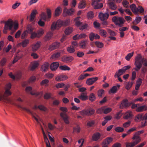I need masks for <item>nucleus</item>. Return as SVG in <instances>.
Instances as JSON below:
<instances>
[{"label": "nucleus", "mask_w": 147, "mask_h": 147, "mask_svg": "<svg viewBox=\"0 0 147 147\" xmlns=\"http://www.w3.org/2000/svg\"><path fill=\"white\" fill-rule=\"evenodd\" d=\"M142 64L144 66L147 67V59L145 58H142L140 55H138L135 58L134 65L136 67L134 69L138 71L141 68Z\"/></svg>", "instance_id": "nucleus-1"}, {"label": "nucleus", "mask_w": 147, "mask_h": 147, "mask_svg": "<svg viewBox=\"0 0 147 147\" xmlns=\"http://www.w3.org/2000/svg\"><path fill=\"white\" fill-rule=\"evenodd\" d=\"M11 92L9 90H5L3 95L0 92V101L11 103L12 100L11 98H8L7 97L11 95Z\"/></svg>", "instance_id": "nucleus-2"}, {"label": "nucleus", "mask_w": 147, "mask_h": 147, "mask_svg": "<svg viewBox=\"0 0 147 147\" xmlns=\"http://www.w3.org/2000/svg\"><path fill=\"white\" fill-rule=\"evenodd\" d=\"M112 20L116 26L120 27H122L125 22V20L122 17L116 16L113 17Z\"/></svg>", "instance_id": "nucleus-3"}, {"label": "nucleus", "mask_w": 147, "mask_h": 147, "mask_svg": "<svg viewBox=\"0 0 147 147\" xmlns=\"http://www.w3.org/2000/svg\"><path fill=\"white\" fill-rule=\"evenodd\" d=\"M14 22L11 19H9L5 22L3 30L4 33H7V30H11L13 27Z\"/></svg>", "instance_id": "nucleus-4"}, {"label": "nucleus", "mask_w": 147, "mask_h": 147, "mask_svg": "<svg viewBox=\"0 0 147 147\" xmlns=\"http://www.w3.org/2000/svg\"><path fill=\"white\" fill-rule=\"evenodd\" d=\"M130 8L132 11L135 14H137L138 12L142 13L144 12V9L142 6H138L136 7V5L134 4L131 5Z\"/></svg>", "instance_id": "nucleus-5"}, {"label": "nucleus", "mask_w": 147, "mask_h": 147, "mask_svg": "<svg viewBox=\"0 0 147 147\" xmlns=\"http://www.w3.org/2000/svg\"><path fill=\"white\" fill-rule=\"evenodd\" d=\"M63 26V21L60 19L57 21L56 22H53L51 26V29L52 31L56 29H59L62 26Z\"/></svg>", "instance_id": "nucleus-6"}, {"label": "nucleus", "mask_w": 147, "mask_h": 147, "mask_svg": "<svg viewBox=\"0 0 147 147\" xmlns=\"http://www.w3.org/2000/svg\"><path fill=\"white\" fill-rule=\"evenodd\" d=\"M23 110H24L26 111L28 113L31 114L32 115V118H34L38 123H39V121H41V120L40 119L39 117L36 114H34L29 109H27L25 107H23L19 106Z\"/></svg>", "instance_id": "nucleus-7"}, {"label": "nucleus", "mask_w": 147, "mask_h": 147, "mask_svg": "<svg viewBox=\"0 0 147 147\" xmlns=\"http://www.w3.org/2000/svg\"><path fill=\"white\" fill-rule=\"evenodd\" d=\"M95 112L94 109L92 108L85 109L79 112L81 115H82L90 116L93 114Z\"/></svg>", "instance_id": "nucleus-8"}, {"label": "nucleus", "mask_w": 147, "mask_h": 147, "mask_svg": "<svg viewBox=\"0 0 147 147\" xmlns=\"http://www.w3.org/2000/svg\"><path fill=\"white\" fill-rule=\"evenodd\" d=\"M22 75V73L21 71H18L15 75H13L12 73L10 72L9 74V76L13 79H19L21 78Z\"/></svg>", "instance_id": "nucleus-9"}, {"label": "nucleus", "mask_w": 147, "mask_h": 147, "mask_svg": "<svg viewBox=\"0 0 147 147\" xmlns=\"http://www.w3.org/2000/svg\"><path fill=\"white\" fill-rule=\"evenodd\" d=\"M60 45V42H55L50 45L48 49L50 51H52L59 48Z\"/></svg>", "instance_id": "nucleus-10"}, {"label": "nucleus", "mask_w": 147, "mask_h": 147, "mask_svg": "<svg viewBox=\"0 0 147 147\" xmlns=\"http://www.w3.org/2000/svg\"><path fill=\"white\" fill-rule=\"evenodd\" d=\"M97 77H94L90 78L87 79L86 81V84L88 85H91L96 82L98 80Z\"/></svg>", "instance_id": "nucleus-11"}, {"label": "nucleus", "mask_w": 147, "mask_h": 147, "mask_svg": "<svg viewBox=\"0 0 147 147\" xmlns=\"http://www.w3.org/2000/svg\"><path fill=\"white\" fill-rule=\"evenodd\" d=\"M99 2L95 0H92V5L94 9H100L103 7V4L102 3H98Z\"/></svg>", "instance_id": "nucleus-12"}, {"label": "nucleus", "mask_w": 147, "mask_h": 147, "mask_svg": "<svg viewBox=\"0 0 147 147\" xmlns=\"http://www.w3.org/2000/svg\"><path fill=\"white\" fill-rule=\"evenodd\" d=\"M74 11V9L72 8L67 9L66 8H65L63 10V15L64 16H65L67 15L70 16L71 15L73 14Z\"/></svg>", "instance_id": "nucleus-13"}, {"label": "nucleus", "mask_w": 147, "mask_h": 147, "mask_svg": "<svg viewBox=\"0 0 147 147\" xmlns=\"http://www.w3.org/2000/svg\"><path fill=\"white\" fill-rule=\"evenodd\" d=\"M99 17L102 21L106 20L109 17V14L108 13H100L99 15Z\"/></svg>", "instance_id": "nucleus-14"}, {"label": "nucleus", "mask_w": 147, "mask_h": 147, "mask_svg": "<svg viewBox=\"0 0 147 147\" xmlns=\"http://www.w3.org/2000/svg\"><path fill=\"white\" fill-rule=\"evenodd\" d=\"M120 87V85L117 84L116 86H113L112 88L109 91V94L111 93L115 94L116 93L117 90Z\"/></svg>", "instance_id": "nucleus-15"}, {"label": "nucleus", "mask_w": 147, "mask_h": 147, "mask_svg": "<svg viewBox=\"0 0 147 147\" xmlns=\"http://www.w3.org/2000/svg\"><path fill=\"white\" fill-rule=\"evenodd\" d=\"M61 117L63 118L64 122L66 124H68L69 123V117L65 113H61L60 114Z\"/></svg>", "instance_id": "nucleus-16"}, {"label": "nucleus", "mask_w": 147, "mask_h": 147, "mask_svg": "<svg viewBox=\"0 0 147 147\" xmlns=\"http://www.w3.org/2000/svg\"><path fill=\"white\" fill-rule=\"evenodd\" d=\"M41 42L38 41L32 44V50L33 51H36L40 47Z\"/></svg>", "instance_id": "nucleus-17"}, {"label": "nucleus", "mask_w": 147, "mask_h": 147, "mask_svg": "<svg viewBox=\"0 0 147 147\" xmlns=\"http://www.w3.org/2000/svg\"><path fill=\"white\" fill-rule=\"evenodd\" d=\"M132 139L133 140H135V141H133V142L136 143H137V144L139 143L141 140V139L140 136L138 135L136 133L133 135Z\"/></svg>", "instance_id": "nucleus-18"}, {"label": "nucleus", "mask_w": 147, "mask_h": 147, "mask_svg": "<svg viewBox=\"0 0 147 147\" xmlns=\"http://www.w3.org/2000/svg\"><path fill=\"white\" fill-rule=\"evenodd\" d=\"M39 65L38 62L36 61H33L31 63L30 65V69L31 71L34 70Z\"/></svg>", "instance_id": "nucleus-19"}, {"label": "nucleus", "mask_w": 147, "mask_h": 147, "mask_svg": "<svg viewBox=\"0 0 147 147\" xmlns=\"http://www.w3.org/2000/svg\"><path fill=\"white\" fill-rule=\"evenodd\" d=\"M74 59L73 57L71 56L63 57L62 58V61L64 62L67 63L72 61Z\"/></svg>", "instance_id": "nucleus-20"}, {"label": "nucleus", "mask_w": 147, "mask_h": 147, "mask_svg": "<svg viewBox=\"0 0 147 147\" xmlns=\"http://www.w3.org/2000/svg\"><path fill=\"white\" fill-rule=\"evenodd\" d=\"M147 110V106L144 105L140 106H138V108L136 109V111L138 112H140Z\"/></svg>", "instance_id": "nucleus-21"}, {"label": "nucleus", "mask_w": 147, "mask_h": 147, "mask_svg": "<svg viewBox=\"0 0 147 147\" xmlns=\"http://www.w3.org/2000/svg\"><path fill=\"white\" fill-rule=\"evenodd\" d=\"M59 65V64L57 62H53L50 65V69L53 71H55L58 67Z\"/></svg>", "instance_id": "nucleus-22"}, {"label": "nucleus", "mask_w": 147, "mask_h": 147, "mask_svg": "<svg viewBox=\"0 0 147 147\" xmlns=\"http://www.w3.org/2000/svg\"><path fill=\"white\" fill-rule=\"evenodd\" d=\"M132 117V112L130 111H128L124 114L123 118L125 119H127L131 118Z\"/></svg>", "instance_id": "nucleus-23"}, {"label": "nucleus", "mask_w": 147, "mask_h": 147, "mask_svg": "<svg viewBox=\"0 0 147 147\" xmlns=\"http://www.w3.org/2000/svg\"><path fill=\"white\" fill-rule=\"evenodd\" d=\"M53 33L51 32H48L44 37V40L47 41L50 40L53 36Z\"/></svg>", "instance_id": "nucleus-24"}, {"label": "nucleus", "mask_w": 147, "mask_h": 147, "mask_svg": "<svg viewBox=\"0 0 147 147\" xmlns=\"http://www.w3.org/2000/svg\"><path fill=\"white\" fill-rule=\"evenodd\" d=\"M113 140V138L111 137H108L104 139L102 142L108 146V145Z\"/></svg>", "instance_id": "nucleus-25"}, {"label": "nucleus", "mask_w": 147, "mask_h": 147, "mask_svg": "<svg viewBox=\"0 0 147 147\" xmlns=\"http://www.w3.org/2000/svg\"><path fill=\"white\" fill-rule=\"evenodd\" d=\"M100 134L98 132L94 134L92 136V139L94 141H96L99 139L100 137Z\"/></svg>", "instance_id": "nucleus-26"}, {"label": "nucleus", "mask_w": 147, "mask_h": 147, "mask_svg": "<svg viewBox=\"0 0 147 147\" xmlns=\"http://www.w3.org/2000/svg\"><path fill=\"white\" fill-rule=\"evenodd\" d=\"M37 11L36 9L33 10L30 14V20L31 22L33 21L36 15Z\"/></svg>", "instance_id": "nucleus-27"}, {"label": "nucleus", "mask_w": 147, "mask_h": 147, "mask_svg": "<svg viewBox=\"0 0 147 147\" xmlns=\"http://www.w3.org/2000/svg\"><path fill=\"white\" fill-rule=\"evenodd\" d=\"M49 64L48 62H45L41 66V69L43 71H46L49 67Z\"/></svg>", "instance_id": "nucleus-28"}, {"label": "nucleus", "mask_w": 147, "mask_h": 147, "mask_svg": "<svg viewBox=\"0 0 147 147\" xmlns=\"http://www.w3.org/2000/svg\"><path fill=\"white\" fill-rule=\"evenodd\" d=\"M146 125H147V113L145 114L143 117L141 125L142 127H143Z\"/></svg>", "instance_id": "nucleus-29"}, {"label": "nucleus", "mask_w": 147, "mask_h": 147, "mask_svg": "<svg viewBox=\"0 0 147 147\" xmlns=\"http://www.w3.org/2000/svg\"><path fill=\"white\" fill-rule=\"evenodd\" d=\"M86 93H82L80 96H78V98L83 101L86 100L88 98V96Z\"/></svg>", "instance_id": "nucleus-30"}, {"label": "nucleus", "mask_w": 147, "mask_h": 147, "mask_svg": "<svg viewBox=\"0 0 147 147\" xmlns=\"http://www.w3.org/2000/svg\"><path fill=\"white\" fill-rule=\"evenodd\" d=\"M128 100L126 99H124L121 102L120 107L121 108L124 107H126L128 106Z\"/></svg>", "instance_id": "nucleus-31"}, {"label": "nucleus", "mask_w": 147, "mask_h": 147, "mask_svg": "<svg viewBox=\"0 0 147 147\" xmlns=\"http://www.w3.org/2000/svg\"><path fill=\"white\" fill-rule=\"evenodd\" d=\"M29 42V40L28 39H26L23 40L20 44L22 45V47H25L27 46Z\"/></svg>", "instance_id": "nucleus-32"}, {"label": "nucleus", "mask_w": 147, "mask_h": 147, "mask_svg": "<svg viewBox=\"0 0 147 147\" xmlns=\"http://www.w3.org/2000/svg\"><path fill=\"white\" fill-rule=\"evenodd\" d=\"M45 32L44 30L42 28H40L38 30L37 34L38 36V38H40L41 37Z\"/></svg>", "instance_id": "nucleus-33"}, {"label": "nucleus", "mask_w": 147, "mask_h": 147, "mask_svg": "<svg viewBox=\"0 0 147 147\" xmlns=\"http://www.w3.org/2000/svg\"><path fill=\"white\" fill-rule=\"evenodd\" d=\"M86 2L85 0H82L81 1L79 4L78 8L80 9L84 8L86 6Z\"/></svg>", "instance_id": "nucleus-34"}, {"label": "nucleus", "mask_w": 147, "mask_h": 147, "mask_svg": "<svg viewBox=\"0 0 147 147\" xmlns=\"http://www.w3.org/2000/svg\"><path fill=\"white\" fill-rule=\"evenodd\" d=\"M90 76V74L88 73L81 74L78 78V80L80 81L84 79L86 77Z\"/></svg>", "instance_id": "nucleus-35"}, {"label": "nucleus", "mask_w": 147, "mask_h": 147, "mask_svg": "<svg viewBox=\"0 0 147 147\" xmlns=\"http://www.w3.org/2000/svg\"><path fill=\"white\" fill-rule=\"evenodd\" d=\"M62 11V9L61 7L59 6L55 10V14L56 16H59L61 13Z\"/></svg>", "instance_id": "nucleus-36"}, {"label": "nucleus", "mask_w": 147, "mask_h": 147, "mask_svg": "<svg viewBox=\"0 0 147 147\" xmlns=\"http://www.w3.org/2000/svg\"><path fill=\"white\" fill-rule=\"evenodd\" d=\"M60 56V53L59 52H57L55 53L52 55L51 57V59H58Z\"/></svg>", "instance_id": "nucleus-37"}, {"label": "nucleus", "mask_w": 147, "mask_h": 147, "mask_svg": "<svg viewBox=\"0 0 147 147\" xmlns=\"http://www.w3.org/2000/svg\"><path fill=\"white\" fill-rule=\"evenodd\" d=\"M40 16L41 18L40 19H41L45 21L49 20V19L48 18L46 14L44 12H42Z\"/></svg>", "instance_id": "nucleus-38"}, {"label": "nucleus", "mask_w": 147, "mask_h": 147, "mask_svg": "<svg viewBox=\"0 0 147 147\" xmlns=\"http://www.w3.org/2000/svg\"><path fill=\"white\" fill-rule=\"evenodd\" d=\"M143 115V114L142 113H139L135 117V121H141L142 119Z\"/></svg>", "instance_id": "nucleus-39"}, {"label": "nucleus", "mask_w": 147, "mask_h": 147, "mask_svg": "<svg viewBox=\"0 0 147 147\" xmlns=\"http://www.w3.org/2000/svg\"><path fill=\"white\" fill-rule=\"evenodd\" d=\"M109 6L110 9L113 10H115L117 8V5L113 2H110L109 3Z\"/></svg>", "instance_id": "nucleus-40"}, {"label": "nucleus", "mask_w": 147, "mask_h": 147, "mask_svg": "<svg viewBox=\"0 0 147 147\" xmlns=\"http://www.w3.org/2000/svg\"><path fill=\"white\" fill-rule=\"evenodd\" d=\"M80 18V17H78L76 18L74 20V21L75 22L76 25L77 27L80 26L82 24V23L79 20V19Z\"/></svg>", "instance_id": "nucleus-41"}, {"label": "nucleus", "mask_w": 147, "mask_h": 147, "mask_svg": "<svg viewBox=\"0 0 147 147\" xmlns=\"http://www.w3.org/2000/svg\"><path fill=\"white\" fill-rule=\"evenodd\" d=\"M124 72L122 70V69L118 70V71L115 73L114 77L116 78V76H120L121 75L123 74Z\"/></svg>", "instance_id": "nucleus-42"}, {"label": "nucleus", "mask_w": 147, "mask_h": 147, "mask_svg": "<svg viewBox=\"0 0 147 147\" xmlns=\"http://www.w3.org/2000/svg\"><path fill=\"white\" fill-rule=\"evenodd\" d=\"M59 68L61 70L64 71H69L71 69L69 67L66 65L60 66Z\"/></svg>", "instance_id": "nucleus-43"}, {"label": "nucleus", "mask_w": 147, "mask_h": 147, "mask_svg": "<svg viewBox=\"0 0 147 147\" xmlns=\"http://www.w3.org/2000/svg\"><path fill=\"white\" fill-rule=\"evenodd\" d=\"M23 55L21 54L20 56H19V54L16 57H15L12 62L13 64L16 63L19 59L22 57Z\"/></svg>", "instance_id": "nucleus-44"}, {"label": "nucleus", "mask_w": 147, "mask_h": 147, "mask_svg": "<svg viewBox=\"0 0 147 147\" xmlns=\"http://www.w3.org/2000/svg\"><path fill=\"white\" fill-rule=\"evenodd\" d=\"M86 44V41L84 40L81 41L79 43V46L80 48L84 49Z\"/></svg>", "instance_id": "nucleus-45"}, {"label": "nucleus", "mask_w": 147, "mask_h": 147, "mask_svg": "<svg viewBox=\"0 0 147 147\" xmlns=\"http://www.w3.org/2000/svg\"><path fill=\"white\" fill-rule=\"evenodd\" d=\"M26 29L27 30L26 31H27V32L29 34L32 32L34 30V28L30 25H28Z\"/></svg>", "instance_id": "nucleus-46"}, {"label": "nucleus", "mask_w": 147, "mask_h": 147, "mask_svg": "<svg viewBox=\"0 0 147 147\" xmlns=\"http://www.w3.org/2000/svg\"><path fill=\"white\" fill-rule=\"evenodd\" d=\"M67 50L68 52L71 53H73L75 51L74 48L73 46H71L68 47Z\"/></svg>", "instance_id": "nucleus-47"}, {"label": "nucleus", "mask_w": 147, "mask_h": 147, "mask_svg": "<svg viewBox=\"0 0 147 147\" xmlns=\"http://www.w3.org/2000/svg\"><path fill=\"white\" fill-rule=\"evenodd\" d=\"M72 31V28L71 27H68L65 30V33L66 34H69Z\"/></svg>", "instance_id": "nucleus-48"}, {"label": "nucleus", "mask_w": 147, "mask_h": 147, "mask_svg": "<svg viewBox=\"0 0 147 147\" xmlns=\"http://www.w3.org/2000/svg\"><path fill=\"white\" fill-rule=\"evenodd\" d=\"M141 20V18L140 17H136L135 20L133 22L134 24H136L139 23Z\"/></svg>", "instance_id": "nucleus-49"}, {"label": "nucleus", "mask_w": 147, "mask_h": 147, "mask_svg": "<svg viewBox=\"0 0 147 147\" xmlns=\"http://www.w3.org/2000/svg\"><path fill=\"white\" fill-rule=\"evenodd\" d=\"M96 99L95 96L93 93H91L89 96V100L91 101H94Z\"/></svg>", "instance_id": "nucleus-50"}, {"label": "nucleus", "mask_w": 147, "mask_h": 147, "mask_svg": "<svg viewBox=\"0 0 147 147\" xmlns=\"http://www.w3.org/2000/svg\"><path fill=\"white\" fill-rule=\"evenodd\" d=\"M134 53H128L125 57V59L127 61H129L133 55Z\"/></svg>", "instance_id": "nucleus-51"}, {"label": "nucleus", "mask_w": 147, "mask_h": 147, "mask_svg": "<svg viewBox=\"0 0 147 147\" xmlns=\"http://www.w3.org/2000/svg\"><path fill=\"white\" fill-rule=\"evenodd\" d=\"M126 147H133L137 145V143H136L133 142L131 143H127L126 144Z\"/></svg>", "instance_id": "nucleus-52"}, {"label": "nucleus", "mask_w": 147, "mask_h": 147, "mask_svg": "<svg viewBox=\"0 0 147 147\" xmlns=\"http://www.w3.org/2000/svg\"><path fill=\"white\" fill-rule=\"evenodd\" d=\"M31 36L30 38L31 39H33L36 38H38V36L37 33L35 32H32L30 33Z\"/></svg>", "instance_id": "nucleus-53"}, {"label": "nucleus", "mask_w": 147, "mask_h": 147, "mask_svg": "<svg viewBox=\"0 0 147 147\" xmlns=\"http://www.w3.org/2000/svg\"><path fill=\"white\" fill-rule=\"evenodd\" d=\"M103 110L104 113L106 114L110 112L112 110V109L111 108H105L104 107Z\"/></svg>", "instance_id": "nucleus-54"}, {"label": "nucleus", "mask_w": 147, "mask_h": 147, "mask_svg": "<svg viewBox=\"0 0 147 147\" xmlns=\"http://www.w3.org/2000/svg\"><path fill=\"white\" fill-rule=\"evenodd\" d=\"M38 109L41 111H46L47 109V108L42 105H40L38 106Z\"/></svg>", "instance_id": "nucleus-55"}, {"label": "nucleus", "mask_w": 147, "mask_h": 147, "mask_svg": "<svg viewBox=\"0 0 147 147\" xmlns=\"http://www.w3.org/2000/svg\"><path fill=\"white\" fill-rule=\"evenodd\" d=\"M87 16L88 19H91L94 17V14L93 12L90 11L87 14Z\"/></svg>", "instance_id": "nucleus-56"}, {"label": "nucleus", "mask_w": 147, "mask_h": 147, "mask_svg": "<svg viewBox=\"0 0 147 147\" xmlns=\"http://www.w3.org/2000/svg\"><path fill=\"white\" fill-rule=\"evenodd\" d=\"M95 44L98 48H101L103 47V44L101 42H96Z\"/></svg>", "instance_id": "nucleus-57"}, {"label": "nucleus", "mask_w": 147, "mask_h": 147, "mask_svg": "<svg viewBox=\"0 0 147 147\" xmlns=\"http://www.w3.org/2000/svg\"><path fill=\"white\" fill-rule=\"evenodd\" d=\"M115 130L117 132H122L124 131V129L121 127H117L115 128Z\"/></svg>", "instance_id": "nucleus-58"}, {"label": "nucleus", "mask_w": 147, "mask_h": 147, "mask_svg": "<svg viewBox=\"0 0 147 147\" xmlns=\"http://www.w3.org/2000/svg\"><path fill=\"white\" fill-rule=\"evenodd\" d=\"M27 31H24L22 34L21 36V38L22 39H24L26 38L28 35Z\"/></svg>", "instance_id": "nucleus-59"}, {"label": "nucleus", "mask_w": 147, "mask_h": 147, "mask_svg": "<svg viewBox=\"0 0 147 147\" xmlns=\"http://www.w3.org/2000/svg\"><path fill=\"white\" fill-rule=\"evenodd\" d=\"M65 85V84L63 83H59L55 85V87L57 88H62Z\"/></svg>", "instance_id": "nucleus-60"}, {"label": "nucleus", "mask_w": 147, "mask_h": 147, "mask_svg": "<svg viewBox=\"0 0 147 147\" xmlns=\"http://www.w3.org/2000/svg\"><path fill=\"white\" fill-rule=\"evenodd\" d=\"M7 62V59L5 58H3L0 61V65L1 66H3Z\"/></svg>", "instance_id": "nucleus-61"}, {"label": "nucleus", "mask_w": 147, "mask_h": 147, "mask_svg": "<svg viewBox=\"0 0 147 147\" xmlns=\"http://www.w3.org/2000/svg\"><path fill=\"white\" fill-rule=\"evenodd\" d=\"M122 4L123 6L126 8H128L129 5V2L126 0H124L123 1Z\"/></svg>", "instance_id": "nucleus-62"}, {"label": "nucleus", "mask_w": 147, "mask_h": 147, "mask_svg": "<svg viewBox=\"0 0 147 147\" xmlns=\"http://www.w3.org/2000/svg\"><path fill=\"white\" fill-rule=\"evenodd\" d=\"M21 4L20 3L16 2L13 4L12 6V8L13 9H14L17 8Z\"/></svg>", "instance_id": "nucleus-63"}, {"label": "nucleus", "mask_w": 147, "mask_h": 147, "mask_svg": "<svg viewBox=\"0 0 147 147\" xmlns=\"http://www.w3.org/2000/svg\"><path fill=\"white\" fill-rule=\"evenodd\" d=\"M95 123V122L94 120L90 121L88 122L87 125L89 127H92L93 125Z\"/></svg>", "instance_id": "nucleus-64"}]
</instances>
